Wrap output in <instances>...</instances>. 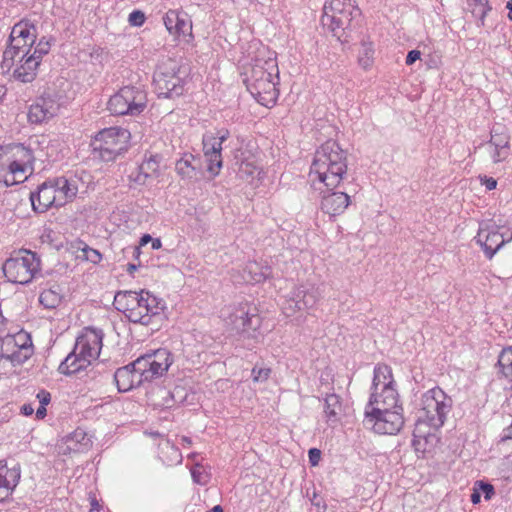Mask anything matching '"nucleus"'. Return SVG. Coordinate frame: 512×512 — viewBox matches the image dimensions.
I'll return each instance as SVG.
<instances>
[{"instance_id":"1","label":"nucleus","mask_w":512,"mask_h":512,"mask_svg":"<svg viewBox=\"0 0 512 512\" xmlns=\"http://www.w3.org/2000/svg\"><path fill=\"white\" fill-rule=\"evenodd\" d=\"M278 63L275 57H257L244 72V83L251 95L263 106H273L279 96Z\"/></svg>"},{"instance_id":"2","label":"nucleus","mask_w":512,"mask_h":512,"mask_svg":"<svg viewBox=\"0 0 512 512\" xmlns=\"http://www.w3.org/2000/svg\"><path fill=\"white\" fill-rule=\"evenodd\" d=\"M347 173V157L335 141H326L316 151L310 168L312 184H324L329 189L336 188Z\"/></svg>"},{"instance_id":"3","label":"nucleus","mask_w":512,"mask_h":512,"mask_svg":"<svg viewBox=\"0 0 512 512\" xmlns=\"http://www.w3.org/2000/svg\"><path fill=\"white\" fill-rule=\"evenodd\" d=\"M85 171L67 176L49 179L42 183L36 192L31 193L30 200L36 212H46L51 207H61L72 202L82 182Z\"/></svg>"},{"instance_id":"4","label":"nucleus","mask_w":512,"mask_h":512,"mask_svg":"<svg viewBox=\"0 0 512 512\" xmlns=\"http://www.w3.org/2000/svg\"><path fill=\"white\" fill-rule=\"evenodd\" d=\"M114 307L125 314L130 322L149 325L154 317L159 316L165 303L146 290L119 291L114 296Z\"/></svg>"},{"instance_id":"5","label":"nucleus","mask_w":512,"mask_h":512,"mask_svg":"<svg viewBox=\"0 0 512 512\" xmlns=\"http://www.w3.org/2000/svg\"><path fill=\"white\" fill-rule=\"evenodd\" d=\"M102 330L87 328L77 338L73 351L59 365L62 374H75L86 369L99 357L102 349Z\"/></svg>"},{"instance_id":"6","label":"nucleus","mask_w":512,"mask_h":512,"mask_svg":"<svg viewBox=\"0 0 512 512\" xmlns=\"http://www.w3.org/2000/svg\"><path fill=\"white\" fill-rule=\"evenodd\" d=\"M451 408L452 399L441 388L426 391L417 412L416 429L419 430L423 424L434 429L442 427Z\"/></svg>"},{"instance_id":"7","label":"nucleus","mask_w":512,"mask_h":512,"mask_svg":"<svg viewBox=\"0 0 512 512\" xmlns=\"http://www.w3.org/2000/svg\"><path fill=\"white\" fill-rule=\"evenodd\" d=\"M399 394L395 387L392 369L385 364H378L374 368V377L371 386V394L365 408H399Z\"/></svg>"},{"instance_id":"8","label":"nucleus","mask_w":512,"mask_h":512,"mask_svg":"<svg viewBox=\"0 0 512 512\" xmlns=\"http://www.w3.org/2000/svg\"><path fill=\"white\" fill-rule=\"evenodd\" d=\"M40 258L30 250H20L3 264V272L8 281L28 284L40 273Z\"/></svg>"},{"instance_id":"9","label":"nucleus","mask_w":512,"mask_h":512,"mask_svg":"<svg viewBox=\"0 0 512 512\" xmlns=\"http://www.w3.org/2000/svg\"><path fill=\"white\" fill-rule=\"evenodd\" d=\"M130 137V132L125 128L103 129L92 140L93 152L102 161H113L127 149Z\"/></svg>"},{"instance_id":"10","label":"nucleus","mask_w":512,"mask_h":512,"mask_svg":"<svg viewBox=\"0 0 512 512\" xmlns=\"http://www.w3.org/2000/svg\"><path fill=\"white\" fill-rule=\"evenodd\" d=\"M180 63L172 58L163 59L153 77L155 89L159 96L164 98H173L183 92V76Z\"/></svg>"},{"instance_id":"11","label":"nucleus","mask_w":512,"mask_h":512,"mask_svg":"<svg viewBox=\"0 0 512 512\" xmlns=\"http://www.w3.org/2000/svg\"><path fill=\"white\" fill-rule=\"evenodd\" d=\"M357 11L352 0H328L323 7L322 25L340 39Z\"/></svg>"},{"instance_id":"12","label":"nucleus","mask_w":512,"mask_h":512,"mask_svg":"<svg viewBox=\"0 0 512 512\" xmlns=\"http://www.w3.org/2000/svg\"><path fill=\"white\" fill-rule=\"evenodd\" d=\"M364 424L377 434L396 435L404 426L403 407L365 408Z\"/></svg>"},{"instance_id":"13","label":"nucleus","mask_w":512,"mask_h":512,"mask_svg":"<svg viewBox=\"0 0 512 512\" xmlns=\"http://www.w3.org/2000/svg\"><path fill=\"white\" fill-rule=\"evenodd\" d=\"M146 103L144 90L125 86L110 97L107 108L114 115H138L144 110Z\"/></svg>"},{"instance_id":"14","label":"nucleus","mask_w":512,"mask_h":512,"mask_svg":"<svg viewBox=\"0 0 512 512\" xmlns=\"http://www.w3.org/2000/svg\"><path fill=\"white\" fill-rule=\"evenodd\" d=\"M227 324L243 338L256 339L261 326V317L254 305L248 302L240 303L232 308Z\"/></svg>"},{"instance_id":"15","label":"nucleus","mask_w":512,"mask_h":512,"mask_svg":"<svg viewBox=\"0 0 512 512\" xmlns=\"http://www.w3.org/2000/svg\"><path fill=\"white\" fill-rule=\"evenodd\" d=\"M33 353L30 335L21 330L15 334H8L0 341V355L14 364H22Z\"/></svg>"},{"instance_id":"16","label":"nucleus","mask_w":512,"mask_h":512,"mask_svg":"<svg viewBox=\"0 0 512 512\" xmlns=\"http://www.w3.org/2000/svg\"><path fill=\"white\" fill-rule=\"evenodd\" d=\"M173 363V357L165 348L145 354L134 361V366L141 371L146 381H151L166 373Z\"/></svg>"},{"instance_id":"17","label":"nucleus","mask_w":512,"mask_h":512,"mask_svg":"<svg viewBox=\"0 0 512 512\" xmlns=\"http://www.w3.org/2000/svg\"><path fill=\"white\" fill-rule=\"evenodd\" d=\"M319 299L317 289L312 285L294 287L287 295L283 305V313L292 317L298 312L313 308Z\"/></svg>"},{"instance_id":"18","label":"nucleus","mask_w":512,"mask_h":512,"mask_svg":"<svg viewBox=\"0 0 512 512\" xmlns=\"http://www.w3.org/2000/svg\"><path fill=\"white\" fill-rule=\"evenodd\" d=\"M230 136L227 129L218 130L216 133H207L203 136V152L208 162V171L216 176L222 167V144Z\"/></svg>"},{"instance_id":"19","label":"nucleus","mask_w":512,"mask_h":512,"mask_svg":"<svg viewBox=\"0 0 512 512\" xmlns=\"http://www.w3.org/2000/svg\"><path fill=\"white\" fill-rule=\"evenodd\" d=\"M475 240L482 247L486 257L491 259L501 247L512 241V235L505 238L496 228L481 227Z\"/></svg>"},{"instance_id":"20","label":"nucleus","mask_w":512,"mask_h":512,"mask_svg":"<svg viewBox=\"0 0 512 512\" xmlns=\"http://www.w3.org/2000/svg\"><path fill=\"white\" fill-rule=\"evenodd\" d=\"M32 151L22 144H12L0 147V169L11 165L32 167Z\"/></svg>"},{"instance_id":"21","label":"nucleus","mask_w":512,"mask_h":512,"mask_svg":"<svg viewBox=\"0 0 512 512\" xmlns=\"http://www.w3.org/2000/svg\"><path fill=\"white\" fill-rule=\"evenodd\" d=\"M33 45L34 43H29L20 37H9V46L3 52L2 61L0 62V73L2 75L10 73L14 66L16 57L22 56V58H25L27 55L29 56Z\"/></svg>"},{"instance_id":"22","label":"nucleus","mask_w":512,"mask_h":512,"mask_svg":"<svg viewBox=\"0 0 512 512\" xmlns=\"http://www.w3.org/2000/svg\"><path fill=\"white\" fill-rule=\"evenodd\" d=\"M60 109L59 102L52 96L40 97L33 103L28 111V120L40 124L54 117Z\"/></svg>"},{"instance_id":"23","label":"nucleus","mask_w":512,"mask_h":512,"mask_svg":"<svg viewBox=\"0 0 512 512\" xmlns=\"http://www.w3.org/2000/svg\"><path fill=\"white\" fill-rule=\"evenodd\" d=\"M163 23L175 38L191 35L192 23L187 13L181 10H169L163 17Z\"/></svg>"},{"instance_id":"24","label":"nucleus","mask_w":512,"mask_h":512,"mask_svg":"<svg viewBox=\"0 0 512 512\" xmlns=\"http://www.w3.org/2000/svg\"><path fill=\"white\" fill-rule=\"evenodd\" d=\"M114 381L119 392H127L145 382L141 371L134 366V362L118 368L114 373Z\"/></svg>"},{"instance_id":"25","label":"nucleus","mask_w":512,"mask_h":512,"mask_svg":"<svg viewBox=\"0 0 512 512\" xmlns=\"http://www.w3.org/2000/svg\"><path fill=\"white\" fill-rule=\"evenodd\" d=\"M20 478L21 469L19 465L9 468L6 463L0 461V502L12 494Z\"/></svg>"},{"instance_id":"26","label":"nucleus","mask_w":512,"mask_h":512,"mask_svg":"<svg viewBox=\"0 0 512 512\" xmlns=\"http://www.w3.org/2000/svg\"><path fill=\"white\" fill-rule=\"evenodd\" d=\"M271 274V268L268 265L258 263L256 261H249L243 272L238 276L233 275L235 283H260L268 278Z\"/></svg>"},{"instance_id":"27","label":"nucleus","mask_w":512,"mask_h":512,"mask_svg":"<svg viewBox=\"0 0 512 512\" xmlns=\"http://www.w3.org/2000/svg\"><path fill=\"white\" fill-rule=\"evenodd\" d=\"M14 65L16 67L13 70V78L22 83H29L35 79L40 63L37 61V56L27 55L25 58L17 56Z\"/></svg>"},{"instance_id":"28","label":"nucleus","mask_w":512,"mask_h":512,"mask_svg":"<svg viewBox=\"0 0 512 512\" xmlns=\"http://www.w3.org/2000/svg\"><path fill=\"white\" fill-rule=\"evenodd\" d=\"M350 204V197L345 192H332L324 195L321 210L330 216L342 214Z\"/></svg>"},{"instance_id":"29","label":"nucleus","mask_w":512,"mask_h":512,"mask_svg":"<svg viewBox=\"0 0 512 512\" xmlns=\"http://www.w3.org/2000/svg\"><path fill=\"white\" fill-rule=\"evenodd\" d=\"M28 173H32V167L4 166L0 169V185L7 187L22 183L27 179Z\"/></svg>"},{"instance_id":"30","label":"nucleus","mask_w":512,"mask_h":512,"mask_svg":"<svg viewBox=\"0 0 512 512\" xmlns=\"http://www.w3.org/2000/svg\"><path fill=\"white\" fill-rule=\"evenodd\" d=\"M66 452H85L92 446L91 438L82 429H76L72 434L65 439Z\"/></svg>"},{"instance_id":"31","label":"nucleus","mask_w":512,"mask_h":512,"mask_svg":"<svg viewBox=\"0 0 512 512\" xmlns=\"http://www.w3.org/2000/svg\"><path fill=\"white\" fill-rule=\"evenodd\" d=\"M200 168V161L190 153L184 154L175 165L177 173L186 179L196 178L197 170Z\"/></svg>"},{"instance_id":"32","label":"nucleus","mask_w":512,"mask_h":512,"mask_svg":"<svg viewBox=\"0 0 512 512\" xmlns=\"http://www.w3.org/2000/svg\"><path fill=\"white\" fill-rule=\"evenodd\" d=\"M21 38L29 43L36 41V28L29 21H20L12 27L10 38Z\"/></svg>"},{"instance_id":"33","label":"nucleus","mask_w":512,"mask_h":512,"mask_svg":"<svg viewBox=\"0 0 512 512\" xmlns=\"http://www.w3.org/2000/svg\"><path fill=\"white\" fill-rule=\"evenodd\" d=\"M61 290L58 285L44 289L39 296V302L48 309L56 308L61 303Z\"/></svg>"},{"instance_id":"34","label":"nucleus","mask_w":512,"mask_h":512,"mask_svg":"<svg viewBox=\"0 0 512 512\" xmlns=\"http://www.w3.org/2000/svg\"><path fill=\"white\" fill-rule=\"evenodd\" d=\"M162 157L158 154H150L139 166L140 175L144 178L157 176L160 170Z\"/></svg>"},{"instance_id":"35","label":"nucleus","mask_w":512,"mask_h":512,"mask_svg":"<svg viewBox=\"0 0 512 512\" xmlns=\"http://www.w3.org/2000/svg\"><path fill=\"white\" fill-rule=\"evenodd\" d=\"M342 405L340 397L334 393L328 394L325 398L324 413L328 421L336 422L341 412Z\"/></svg>"},{"instance_id":"36","label":"nucleus","mask_w":512,"mask_h":512,"mask_svg":"<svg viewBox=\"0 0 512 512\" xmlns=\"http://www.w3.org/2000/svg\"><path fill=\"white\" fill-rule=\"evenodd\" d=\"M486 144L510 148V136L504 131L503 127H493L491 130V138Z\"/></svg>"},{"instance_id":"37","label":"nucleus","mask_w":512,"mask_h":512,"mask_svg":"<svg viewBox=\"0 0 512 512\" xmlns=\"http://www.w3.org/2000/svg\"><path fill=\"white\" fill-rule=\"evenodd\" d=\"M498 365L506 378L512 379V347L504 348L499 357Z\"/></svg>"},{"instance_id":"38","label":"nucleus","mask_w":512,"mask_h":512,"mask_svg":"<svg viewBox=\"0 0 512 512\" xmlns=\"http://www.w3.org/2000/svg\"><path fill=\"white\" fill-rule=\"evenodd\" d=\"M484 147L493 163L502 162L510 155V148L498 147L490 144H485Z\"/></svg>"},{"instance_id":"39","label":"nucleus","mask_w":512,"mask_h":512,"mask_svg":"<svg viewBox=\"0 0 512 512\" xmlns=\"http://www.w3.org/2000/svg\"><path fill=\"white\" fill-rule=\"evenodd\" d=\"M373 53L374 50L371 44H362V48L358 56V62L364 69H367L372 65Z\"/></svg>"},{"instance_id":"40","label":"nucleus","mask_w":512,"mask_h":512,"mask_svg":"<svg viewBox=\"0 0 512 512\" xmlns=\"http://www.w3.org/2000/svg\"><path fill=\"white\" fill-rule=\"evenodd\" d=\"M50 50V43L41 39L36 46H32V51L29 56H37V61L40 63L41 59L44 55H46Z\"/></svg>"},{"instance_id":"41","label":"nucleus","mask_w":512,"mask_h":512,"mask_svg":"<svg viewBox=\"0 0 512 512\" xmlns=\"http://www.w3.org/2000/svg\"><path fill=\"white\" fill-rule=\"evenodd\" d=\"M252 379H253V382H265L269 379L270 377V374H271V369L268 368V367H258V366H255L253 369H252Z\"/></svg>"},{"instance_id":"42","label":"nucleus","mask_w":512,"mask_h":512,"mask_svg":"<svg viewBox=\"0 0 512 512\" xmlns=\"http://www.w3.org/2000/svg\"><path fill=\"white\" fill-rule=\"evenodd\" d=\"M474 485L481 493V495H484L485 500H490L495 494L494 487L490 483L484 481H476Z\"/></svg>"},{"instance_id":"43","label":"nucleus","mask_w":512,"mask_h":512,"mask_svg":"<svg viewBox=\"0 0 512 512\" xmlns=\"http://www.w3.org/2000/svg\"><path fill=\"white\" fill-rule=\"evenodd\" d=\"M129 23L133 26H142L145 22V15L139 10H135L129 15Z\"/></svg>"},{"instance_id":"44","label":"nucleus","mask_w":512,"mask_h":512,"mask_svg":"<svg viewBox=\"0 0 512 512\" xmlns=\"http://www.w3.org/2000/svg\"><path fill=\"white\" fill-rule=\"evenodd\" d=\"M84 254L86 259L91 261L92 263H98L102 258L99 251L92 248L84 249Z\"/></svg>"},{"instance_id":"45","label":"nucleus","mask_w":512,"mask_h":512,"mask_svg":"<svg viewBox=\"0 0 512 512\" xmlns=\"http://www.w3.org/2000/svg\"><path fill=\"white\" fill-rule=\"evenodd\" d=\"M309 462L312 466H316L321 458V451L317 448H311L308 452Z\"/></svg>"},{"instance_id":"46","label":"nucleus","mask_w":512,"mask_h":512,"mask_svg":"<svg viewBox=\"0 0 512 512\" xmlns=\"http://www.w3.org/2000/svg\"><path fill=\"white\" fill-rule=\"evenodd\" d=\"M421 53L418 50H411L407 57H406V64L412 65L414 64L418 59H420Z\"/></svg>"},{"instance_id":"47","label":"nucleus","mask_w":512,"mask_h":512,"mask_svg":"<svg viewBox=\"0 0 512 512\" xmlns=\"http://www.w3.org/2000/svg\"><path fill=\"white\" fill-rule=\"evenodd\" d=\"M37 398L39 399L40 405L43 406H46L51 400L50 393L44 390L37 394Z\"/></svg>"},{"instance_id":"48","label":"nucleus","mask_w":512,"mask_h":512,"mask_svg":"<svg viewBox=\"0 0 512 512\" xmlns=\"http://www.w3.org/2000/svg\"><path fill=\"white\" fill-rule=\"evenodd\" d=\"M487 190H493L497 186V181L492 177H485L482 182Z\"/></svg>"},{"instance_id":"49","label":"nucleus","mask_w":512,"mask_h":512,"mask_svg":"<svg viewBox=\"0 0 512 512\" xmlns=\"http://www.w3.org/2000/svg\"><path fill=\"white\" fill-rule=\"evenodd\" d=\"M481 500V493L477 490V488L474 486L471 494V502L473 504H478Z\"/></svg>"},{"instance_id":"50","label":"nucleus","mask_w":512,"mask_h":512,"mask_svg":"<svg viewBox=\"0 0 512 512\" xmlns=\"http://www.w3.org/2000/svg\"><path fill=\"white\" fill-rule=\"evenodd\" d=\"M21 412L26 415V416H30L33 414L34 412V408L32 407L31 404H24L22 407H21Z\"/></svg>"},{"instance_id":"51","label":"nucleus","mask_w":512,"mask_h":512,"mask_svg":"<svg viewBox=\"0 0 512 512\" xmlns=\"http://www.w3.org/2000/svg\"><path fill=\"white\" fill-rule=\"evenodd\" d=\"M47 410L46 406L40 405L36 411V417L38 419H42L46 416Z\"/></svg>"},{"instance_id":"52","label":"nucleus","mask_w":512,"mask_h":512,"mask_svg":"<svg viewBox=\"0 0 512 512\" xmlns=\"http://www.w3.org/2000/svg\"><path fill=\"white\" fill-rule=\"evenodd\" d=\"M162 246L161 240L159 238H153L151 241V247L153 250H158Z\"/></svg>"},{"instance_id":"53","label":"nucleus","mask_w":512,"mask_h":512,"mask_svg":"<svg viewBox=\"0 0 512 512\" xmlns=\"http://www.w3.org/2000/svg\"><path fill=\"white\" fill-rule=\"evenodd\" d=\"M152 237L149 234H145L140 239V246L146 245L148 242L152 241Z\"/></svg>"},{"instance_id":"54","label":"nucleus","mask_w":512,"mask_h":512,"mask_svg":"<svg viewBox=\"0 0 512 512\" xmlns=\"http://www.w3.org/2000/svg\"><path fill=\"white\" fill-rule=\"evenodd\" d=\"M504 438L512 439V421L511 424L504 431Z\"/></svg>"},{"instance_id":"55","label":"nucleus","mask_w":512,"mask_h":512,"mask_svg":"<svg viewBox=\"0 0 512 512\" xmlns=\"http://www.w3.org/2000/svg\"><path fill=\"white\" fill-rule=\"evenodd\" d=\"M506 8L508 9V18L512 21V0H509L506 4Z\"/></svg>"},{"instance_id":"56","label":"nucleus","mask_w":512,"mask_h":512,"mask_svg":"<svg viewBox=\"0 0 512 512\" xmlns=\"http://www.w3.org/2000/svg\"><path fill=\"white\" fill-rule=\"evenodd\" d=\"M91 505H92V508H91L90 512H99V505L96 501H93L91 503Z\"/></svg>"},{"instance_id":"57","label":"nucleus","mask_w":512,"mask_h":512,"mask_svg":"<svg viewBox=\"0 0 512 512\" xmlns=\"http://www.w3.org/2000/svg\"><path fill=\"white\" fill-rule=\"evenodd\" d=\"M6 88L3 85H0V101H2L3 97L6 95Z\"/></svg>"},{"instance_id":"58","label":"nucleus","mask_w":512,"mask_h":512,"mask_svg":"<svg viewBox=\"0 0 512 512\" xmlns=\"http://www.w3.org/2000/svg\"><path fill=\"white\" fill-rule=\"evenodd\" d=\"M207 512H223V508L221 505H216L211 510H209Z\"/></svg>"},{"instance_id":"59","label":"nucleus","mask_w":512,"mask_h":512,"mask_svg":"<svg viewBox=\"0 0 512 512\" xmlns=\"http://www.w3.org/2000/svg\"><path fill=\"white\" fill-rule=\"evenodd\" d=\"M137 269L135 264H128L127 271L133 273Z\"/></svg>"},{"instance_id":"60","label":"nucleus","mask_w":512,"mask_h":512,"mask_svg":"<svg viewBox=\"0 0 512 512\" xmlns=\"http://www.w3.org/2000/svg\"><path fill=\"white\" fill-rule=\"evenodd\" d=\"M192 476H193V478H194V480H195L196 482H199V480L197 479V478H199V475H196V472H195V471H192Z\"/></svg>"},{"instance_id":"61","label":"nucleus","mask_w":512,"mask_h":512,"mask_svg":"<svg viewBox=\"0 0 512 512\" xmlns=\"http://www.w3.org/2000/svg\"><path fill=\"white\" fill-rule=\"evenodd\" d=\"M192 476H193V478H194V480H195L196 482H199V480L197 479V478H199V475H196V472H195V471H192Z\"/></svg>"},{"instance_id":"62","label":"nucleus","mask_w":512,"mask_h":512,"mask_svg":"<svg viewBox=\"0 0 512 512\" xmlns=\"http://www.w3.org/2000/svg\"><path fill=\"white\" fill-rule=\"evenodd\" d=\"M182 442L190 444V439L188 437H182Z\"/></svg>"},{"instance_id":"63","label":"nucleus","mask_w":512,"mask_h":512,"mask_svg":"<svg viewBox=\"0 0 512 512\" xmlns=\"http://www.w3.org/2000/svg\"><path fill=\"white\" fill-rule=\"evenodd\" d=\"M138 249H139L138 247H132L133 254L138 253Z\"/></svg>"}]
</instances>
